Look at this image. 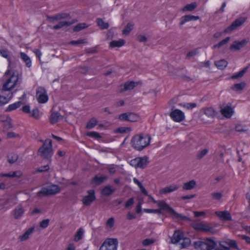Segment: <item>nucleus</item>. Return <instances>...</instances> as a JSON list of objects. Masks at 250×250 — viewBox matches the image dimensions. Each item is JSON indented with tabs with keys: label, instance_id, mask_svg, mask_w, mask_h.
Instances as JSON below:
<instances>
[{
	"label": "nucleus",
	"instance_id": "nucleus-14",
	"mask_svg": "<svg viewBox=\"0 0 250 250\" xmlns=\"http://www.w3.org/2000/svg\"><path fill=\"white\" fill-rule=\"evenodd\" d=\"M107 178V176H102L97 174L92 179L90 183L94 187H97L103 184Z\"/></svg>",
	"mask_w": 250,
	"mask_h": 250
},
{
	"label": "nucleus",
	"instance_id": "nucleus-9",
	"mask_svg": "<svg viewBox=\"0 0 250 250\" xmlns=\"http://www.w3.org/2000/svg\"><path fill=\"white\" fill-rule=\"evenodd\" d=\"M36 97L39 103L43 104L48 100V97L45 89L43 87H39L36 90Z\"/></svg>",
	"mask_w": 250,
	"mask_h": 250
},
{
	"label": "nucleus",
	"instance_id": "nucleus-64",
	"mask_svg": "<svg viewBox=\"0 0 250 250\" xmlns=\"http://www.w3.org/2000/svg\"><path fill=\"white\" fill-rule=\"evenodd\" d=\"M240 237L242 239L245 240V241L249 244H250V237L249 236L241 235H240Z\"/></svg>",
	"mask_w": 250,
	"mask_h": 250
},
{
	"label": "nucleus",
	"instance_id": "nucleus-56",
	"mask_svg": "<svg viewBox=\"0 0 250 250\" xmlns=\"http://www.w3.org/2000/svg\"><path fill=\"white\" fill-rule=\"evenodd\" d=\"M154 242V240L152 239H146L143 241V245L145 246H147Z\"/></svg>",
	"mask_w": 250,
	"mask_h": 250
},
{
	"label": "nucleus",
	"instance_id": "nucleus-21",
	"mask_svg": "<svg viewBox=\"0 0 250 250\" xmlns=\"http://www.w3.org/2000/svg\"><path fill=\"white\" fill-rule=\"evenodd\" d=\"M140 82H135L134 81L126 82L124 85V88L121 89V92H123L127 90H132L135 86H136Z\"/></svg>",
	"mask_w": 250,
	"mask_h": 250
},
{
	"label": "nucleus",
	"instance_id": "nucleus-18",
	"mask_svg": "<svg viewBox=\"0 0 250 250\" xmlns=\"http://www.w3.org/2000/svg\"><path fill=\"white\" fill-rule=\"evenodd\" d=\"M199 19V16H195L191 15H187L182 16L180 18V22L179 23L180 26H182L187 22L191 21H196Z\"/></svg>",
	"mask_w": 250,
	"mask_h": 250
},
{
	"label": "nucleus",
	"instance_id": "nucleus-27",
	"mask_svg": "<svg viewBox=\"0 0 250 250\" xmlns=\"http://www.w3.org/2000/svg\"><path fill=\"white\" fill-rule=\"evenodd\" d=\"M125 43L124 39H120L118 41L114 40L110 42L109 46L111 48L120 47Z\"/></svg>",
	"mask_w": 250,
	"mask_h": 250
},
{
	"label": "nucleus",
	"instance_id": "nucleus-28",
	"mask_svg": "<svg viewBox=\"0 0 250 250\" xmlns=\"http://www.w3.org/2000/svg\"><path fill=\"white\" fill-rule=\"evenodd\" d=\"M196 185V182L192 180L184 184L183 188L184 190H191L193 189Z\"/></svg>",
	"mask_w": 250,
	"mask_h": 250
},
{
	"label": "nucleus",
	"instance_id": "nucleus-5",
	"mask_svg": "<svg viewBox=\"0 0 250 250\" xmlns=\"http://www.w3.org/2000/svg\"><path fill=\"white\" fill-rule=\"evenodd\" d=\"M18 81V72L16 71H14L12 72L10 77L7 80L6 82L3 84L2 89V91H11L17 85Z\"/></svg>",
	"mask_w": 250,
	"mask_h": 250
},
{
	"label": "nucleus",
	"instance_id": "nucleus-26",
	"mask_svg": "<svg viewBox=\"0 0 250 250\" xmlns=\"http://www.w3.org/2000/svg\"><path fill=\"white\" fill-rule=\"evenodd\" d=\"M204 113L208 117L214 118L217 115L216 111L211 107H206L204 109Z\"/></svg>",
	"mask_w": 250,
	"mask_h": 250
},
{
	"label": "nucleus",
	"instance_id": "nucleus-43",
	"mask_svg": "<svg viewBox=\"0 0 250 250\" xmlns=\"http://www.w3.org/2000/svg\"><path fill=\"white\" fill-rule=\"evenodd\" d=\"M30 116L36 120H39L41 115L40 114V111L38 108H34L30 113Z\"/></svg>",
	"mask_w": 250,
	"mask_h": 250
},
{
	"label": "nucleus",
	"instance_id": "nucleus-42",
	"mask_svg": "<svg viewBox=\"0 0 250 250\" xmlns=\"http://www.w3.org/2000/svg\"><path fill=\"white\" fill-rule=\"evenodd\" d=\"M246 83L245 82H242L241 83L234 84L232 86L231 88L234 91H238L243 89Z\"/></svg>",
	"mask_w": 250,
	"mask_h": 250
},
{
	"label": "nucleus",
	"instance_id": "nucleus-13",
	"mask_svg": "<svg viewBox=\"0 0 250 250\" xmlns=\"http://www.w3.org/2000/svg\"><path fill=\"white\" fill-rule=\"evenodd\" d=\"M104 243L107 250H117L118 245L117 239L108 238L104 241Z\"/></svg>",
	"mask_w": 250,
	"mask_h": 250
},
{
	"label": "nucleus",
	"instance_id": "nucleus-37",
	"mask_svg": "<svg viewBox=\"0 0 250 250\" xmlns=\"http://www.w3.org/2000/svg\"><path fill=\"white\" fill-rule=\"evenodd\" d=\"M134 24L132 22L128 23L122 31V33L124 35H128L130 31L133 30Z\"/></svg>",
	"mask_w": 250,
	"mask_h": 250
},
{
	"label": "nucleus",
	"instance_id": "nucleus-52",
	"mask_svg": "<svg viewBox=\"0 0 250 250\" xmlns=\"http://www.w3.org/2000/svg\"><path fill=\"white\" fill-rule=\"evenodd\" d=\"M128 112L119 115L118 119L122 121H128Z\"/></svg>",
	"mask_w": 250,
	"mask_h": 250
},
{
	"label": "nucleus",
	"instance_id": "nucleus-30",
	"mask_svg": "<svg viewBox=\"0 0 250 250\" xmlns=\"http://www.w3.org/2000/svg\"><path fill=\"white\" fill-rule=\"evenodd\" d=\"M215 65L220 70L224 69L228 65V62L224 59L215 62Z\"/></svg>",
	"mask_w": 250,
	"mask_h": 250
},
{
	"label": "nucleus",
	"instance_id": "nucleus-23",
	"mask_svg": "<svg viewBox=\"0 0 250 250\" xmlns=\"http://www.w3.org/2000/svg\"><path fill=\"white\" fill-rule=\"evenodd\" d=\"M70 15L68 13H62L58 14L53 16H47V19L52 21H58L69 18Z\"/></svg>",
	"mask_w": 250,
	"mask_h": 250
},
{
	"label": "nucleus",
	"instance_id": "nucleus-40",
	"mask_svg": "<svg viewBox=\"0 0 250 250\" xmlns=\"http://www.w3.org/2000/svg\"><path fill=\"white\" fill-rule=\"evenodd\" d=\"M183 241L182 243L180 244L181 245V249H185L189 247L191 244V240L189 238L185 237L183 236V238L182 239Z\"/></svg>",
	"mask_w": 250,
	"mask_h": 250
},
{
	"label": "nucleus",
	"instance_id": "nucleus-10",
	"mask_svg": "<svg viewBox=\"0 0 250 250\" xmlns=\"http://www.w3.org/2000/svg\"><path fill=\"white\" fill-rule=\"evenodd\" d=\"M170 118L175 122H182L185 118L184 113L180 109L172 110L169 114Z\"/></svg>",
	"mask_w": 250,
	"mask_h": 250
},
{
	"label": "nucleus",
	"instance_id": "nucleus-4",
	"mask_svg": "<svg viewBox=\"0 0 250 250\" xmlns=\"http://www.w3.org/2000/svg\"><path fill=\"white\" fill-rule=\"evenodd\" d=\"M38 152L42 158L50 160L53 155L52 141L49 139L46 140L39 148Z\"/></svg>",
	"mask_w": 250,
	"mask_h": 250
},
{
	"label": "nucleus",
	"instance_id": "nucleus-32",
	"mask_svg": "<svg viewBox=\"0 0 250 250\" xmlns=\"http://www.w3.org/2000/svg\"><path fill=\"white\" fill-rule=\"evenodd\" d=\"M72 24H73V22H70V21H60L58 23V24L53 26L52 28L54 30H58V29H60L62 28V27H64V26H68Z\"/></svg>",
	"mask_w": 250,
	"mask_h": 250
},
{
	"label": "nucleus",
	"instance_id": "nucleus-29",
	"mask_svg": "<svg viewBox=\"0 0 250 250\" xmlns=\"http://www.w3.org/2000/svg\"><path fill=\"white\" fill-rule=\"evenodd\" d=\"M22 104V103L21 101H18L11 104L5 109V111L8 112L14 110L20 107Z\"/></svg>",
	"mask_w": 250,
	"mask_h": 250
},
{
	"label": "nucleus",
	"instance_id": "nucleus-58",
	"mask_svg": "<svg viewBox=\"0 0 250 250\" xmlns=\"http://www.w3.org/2000/svg\"><path fill=\"white\" fill-rule=\"evenodd\" d=\"M106 226L111 228L114 226V219L113 217L109 218L106 222Z\"/></svg>",
	"mask_w": 250,
	"mask_h": 250
},
{
	"label": "nucleus",
	"instance_id": "nucleus-55",
	"mask_svg": "<svg viewBox=\"0 0 250 250\" xmlns=\"http://www.w3.org/2000/svg\"><path fill=\"white\" fill-rule=\"evenodd\" d=\"M183 106L187 109H191L197 106L196 103H185L183 104Z\"/></svg>",
	"mask_w": 250,
	"mask_h": 250
},
{
	"label": "nucleus",
	"instance_id": "nucleus-60",
	"mask_svg": "<svg viewBox=\"0 0 250 250\" xmlns=\"http://www.w3.org/2000/svg\"><path fill=\"white\" fill-rule=\"evenodd\" d=\"M29 236L28 234L26 232H25L22 235L19 236V239L21 241H25L28 239Z\"/></svg>",
	"mask_w": 250,
	"mask_h": 250
},
{
	"label": "nucleus",
	"instance_id": "nucleus-16",
	"mask_svg": "<svg viewBox=\"0 0 250 250\" xmlns=\"http://www.w3.org/2000/svg\"><path fill=\"white\" fill-rule=\"evenodd\" d=\"M0 54L3 57L7 59V61L8 62V69L7 70V71L5 73L4 75L6 76L10 75L11 71H10V66L11 64V61L10 57L9 55V51L7 50H5V49L0 50Z\"/></svg>",
	"mask_w": 250,
	"mask_h": 250
},
{
	"label": "nucleus",
	"instance_id": "nucleus-61",
	"mask_svg": "<svg viewBox=\"0 0 250 250\" xmlns=\"http://www.w3.org/2000/svg\"><path fill=\"white\" fill-rule=\"evenodd\" d=\"M137 162H138V157L131 160L130 161L129 164L131 166L134 167L135 168H138Z\"/></svg>",
	"mask_w": 250,
	"mask_h": 250
},
{
	"label": "nucleus",
	"instance_id": "nucleus-48",
	"mask_svg": "<svg viewBox=\"0 0 250 250\" xmlns=\"http://www.w3.org/2000/svg\"><path fill=\"white\" fill-rule=\"evenodd\" d=\"M86 135L87 136L94 138L97 139H101L102 137L101 136V135L95 131H92V132H89L86 133Z\"/></svg>",
	"mask_w": 250,
	"mask_h": 250
},
{
	"label": "nucleus",
	"instance_id": "nucleus-12",
	"mask_svg": "<svg viewBox=\"0 0 250 250\" xmlns=\"http://www.w3.org/2000/svg\"><path fill=\"white\" fill-rule=\"evenodd\" d=\"M249 40L248 39H244L241 41H234L233 43L230 45L229 49L230 50H239L241 48L245 46L248 43Z\"/></svg>",
	"mask_w": 250,
	"mask_h": 250
},
{
	"label": "nucleus",
	"instance_id": "nucleus-19",
	"mask_svg": "<svg viewBox=\"0 0 250 250\" xmlns=\"http://www.w3.org/2000/svg\"><path fill=\"white\" fill-rule=\"evenodd\" d=\"M215 214L224 221L232 220L231 214L228 211H216Z\"/></svg>",
	"mask_w": 250,
	"mask_h": 250
},
{
	"label": "nucleus",
	"instance_id": "nucleus-38",
	"mask_svg": "<svg viewBox=\"0 0 250 250\" xmlns=\"http://www.w3.org/2000/svg\"><path fill=\"white\" fill-rule=\"evenodd\" d=\"M97 120L95 118H92L88 121L85 128L87 129H91L94 128L97 125Z\"/></svg>",
	"mask_w": 250,
	"mask_h": 250
},
{
	"label": "nucleus",
	"instance_id": "nucleus-7",
	"mask_svg": "<svg viewBox=\"0 0 250 250\" xmlns=\"http://www.w3.org/2000/svg\"><path fill=\"white\" fill-rule=\"evenodd\" d=\"M191 227L194 229L202 232H209L211 234H215L217 232V230L214 227L210 226L209 225L199 223H191Z\"/></svg>",
	"mask_w": 250,
	"mask_h": 250
},
{
	"label": "nucleus",
	"instance_id": "nucleus-1",
	"mask_svg": "<svg viewBox=\"0 0 250 250\" xmlns=\"http://www.w3.org/2000/svg\"><path fill=\"white\" fill-rule=\"evenodd\" d=\"M193 246L196 250H229L230 248L239 250L235 240L228 239L218 242L213 237H206L203 240L195 241Z\"/></svg>",
	"mask_w": 250,
	"mask_h": 250
},
{
	"label": "nucleus",
	"instance_id": "nucleus-50",
	"mask_svg": "<svg viewBox=\"0 0 250 250\" xmlns=\"http://www.w3.org/2000/svg\"><path fill=\"white\" fill-rule=\"evenodd\" d=\"M131 130L130 127H121L116 129V132L119 133H125Z\"/></svg>",
	"mask_w": 250,
	"mask_h": 250
},
{
	"label": "nucleus",
	"instance_id": "nucleus-53",
	"mask_svg": "<svg viewBox=\"0 0 250 250\" xmlns=\"http://www.w3.org/2000/svg\"><path fill=\"white\" fill-rule=\"evenodd\" d=\"M208 150L207 149H204L199 152L197 156V158L199 160L202 159L208 153Z\"/></svg>",
	"mask_w": 250,
	"mask_h": 250
},
{
	"label": "nucleus",
	"instance_id": "nucleus-63",
	"mask_svg": "<svg viewBox=\"0 0 250 250\" xmlns=\"http://www.w3.org/2000/svg\"><path fill=\"white\" fill-rule=\"evenodd\" d=\"M138 40L140 42H145L147 41V39L145 36L140 35L138 36Z\"/></svg>",
	"mask_w": 250,
	"mask_h": 250
},
{
	"label": "nucleus",
	"instance_id": "nucleus-36",
	"mask_svg": "<svg viewBox=\"0 0 250 250\" xmlns=\"http://www.w3.org/2000/svg\"><path fill=\"white\" fill-rule=\"evenodd\" d=\"M97 25L100 27L101 29H106L109 27V24L108 22H104L103 19L98 18L96 20Z\"/></svg>",
	"mask_w": 250,
	"mask_h": 250
},
{
	"label": "nucleus",
	"instance_id": "nucleus-44",
	"mask_svg": "<svg viewBox=\"0 0 250 250\" xmlns=\"http://www.w3.org/2000/svg\"><path fill=\"white\" fill-rule=\"evenodd\" d=\"M128 122H137L139 119V116L133 112H128Z\"/></svg>",
	"mask_w": 250,
	"mask_h": 250
},
{
	"label": "nucleus",
	"instance_id": "nucleus-17",
	"mask_svg": "<svg viewBox=\"0 0 250 250\" xmlns=\"http://www.w3.org/2000/svg\"><path fill=\"white\" fill-rule=\"evenodd\" d=\"M184 236V233L183 231L180 230H175L171 237V243L174 244H177L183 238Z\"/></svg>",
	"mask_w": 250,
	"mask_h": 250
},
{
	"label": "nucleus",
	"instance_id": "nucleus-33",
	"mask_svg": "<svg viewBox=\"0 0 250 250\" xmlns=\"http://www.w3.org/2000/svg\"><path fill=\"white\" fill-rule=\"evenodd\" d=\"M197 4L196 2H192L190 4H187L185 6H184L182 9V11H189L191 12L194 10V9L197 7Z\"/></svg>",
	"mask_w": 250,
	"mask_h": 250
},
{
	"label": "nucleus",
	"instance_id": "nucleus-8",
	"mask_svg": "<svg viewBox=\"0 0 250 250\" xmlns=\"http://www.w3.org/2000/svg\"><path fill=\"white\" fill-rule=\"evenodd\" d=\"M247 17H240L236 19L229 27L224 31L225 33H231L233 30L242 25L247 20Z\"/></svg>",
	"mask_w": 250,
	"mask_h": 250
},
{
	"label": "nucleus",
	"instance_id": "nucleus-25",
	"mask_svg": "<svg viewBox=\"0 0 250 250\" xmlns=\"http://www.w3.org/2000/svg\"><path fill=\"white\" fill-rule=\"evenodd\" d=\"M220 111L221 114L227 118H230L233 114L232 108L229 105L224 108H221Z\"/></svg>",
	"mask_w": 250,
	"mask_h": 250
},
{
	"label": "nucleus",
	"instance_id": "nucleus-20",
	"mask_svg": "<svg viewBox=\"0 0 250 250\" xmlns=\"http://www.w3.org/2000/svg\"><path fill=\"white\" fill-rule=\"evenodd\" d=\"M179 188V186L177 185H171L169 186L165 187L160 189V194H167L174 191H176Z\"/></svg>",
	"mask_w": 250,
	"mask_h": 250
},
{
	"label": "nucleus",
	"instance_id": "nucleus-35",
	"mask_svg": "<svg viewBox=\"0 0 250 250\" xmlns=\"http://www.w3.org/2000/svg\"><path fill=\"white\" fill-rule=\"evenodd\" d=\"M20 55L21 59L25 62L26 66L30 67L31 66V61L30 58L23 52H21Z\"/></svg>",
	"mask_w": 250,
	"mask_h": 250
},
{
	"label": "nucleus",
	"instance_id": "nucleus-62",
	"mask_svg": "<svg viewBox=\"0 0 250 250\" xmlns=\"http://www.w3.org/2000/svg\"><path fill=\"white\" fill-rule=\"evenodd\" d=\"M22 111L26 113L30 114L31 112L30 107L29 105H25L23 106L21 108Z\"/></svg>",
	"mask_w": 250,
	"mask_h": 250
},
{
	"label": "nucleus",
	"instance_id": "nucleus-24",
	"mask_svg": "<svg viewBox=\"0 0 250 250\" xmlns=\"http://www.w3.org/2000/svg\"><path fill=\"white\" fill-rule=\"evenodd\" d=\"M63 117L58 112H52L50 117V122L51 124H54L60 120H62Z\"/></svg>",
	"mask_w": 250,
	"mask_h": 250
},
{
	"label": "nucleus",
	"instance_id": "nucleus-15",
	"mask_svg": "<svg viewBox=\"0 0 250 250\" xmlns=\"http://www.w3.org/2000/svg\"><path fill=\"white\" fill-rule=\"evenodd\" d=\"M25 209L21 204L17 206L13 210V215L15 219H20L23 215Z\"/></svg>",
	"mask_w": 250,
	"mask_h": 250
},
{
	"label": "nucleus",
	"instance_id": "nucleus-2",
	"mask_svg": "<svg viewBox=\"0 0 250 250\" xmlns=\"http://www.w3.org/2000/svg\"><path fill=\"white\" fill-rule=\"evenodd\" d=\"M158 206L160 207L159 209H148L145 208L144 211L146 213H154L157 214H162V210H166L172 215L175 217V219H180L182 220L191 221V219L186 216L176 212L165 201L162 200L158 202Z\"/></svg>",
	"mask_w": 250,
	"mask_h": 250
},
{
	"label": "nucleus",
	"instance_id": "nucleus-49",
	"mask_svg": "<svg viewBox=\"0 0 250 250\" xmlns=\"http://www.w3.org/2000/svg\"><path fill=\"white\" fill-rule=\"evenodd\" d=\"M87 42L86 39H80L77 41H72L69 42V44L73 45H76L82 43H86Z\"/></svg>",
	"mask_w": 250,
	"mask_h": 250
},
{
	"label": "nucleus",
	"instance_id": "nucleus-54",
	"mask_svg": "<svg viewBox=\"0 0 250 250\" xmlns=\"http://www.w3.org/2000/svg\"><path fill=\"white\" fill-rule=\"evenodd\" d=\"M49 169V167L48 165L41 167L37 168L36 170V172H43L47 171Z\"/></svg>",
	"mask_w": 250,
	"mask_h": 250
},
{
	"label": "nucleus",
	"instance_id": "nucleus-45",
	"mask_svg": "<svg viewBox=\"0 0 250 250\" xmlns=\"http://www.w3.org/2000/svg\"><path fill=\"white\" fill-rule=\"evenodd\" d=\"M88 27L85 23H80L75 26L73 28L74 32H79L81 30L84 29Z\"/></svg>",
	"mask_w": 250,
	"mask_h": 250
},
{
	"label": "nucleus",
	"instance_id": "nucleus-57",
	"mask_svg": "<svg viewBox=\"0 0 250 250\" xmlns=\"http://www.w3.org/2000/svg\"><path fill=\"white\" fill-rule=\"evenodd\" d=\"M212 197L214 199L220 200L222 197V194L220 192H214L211 194Z\"/></svg>",
	"mask_w": 250,
	"mask_h": 250
},
{
	"label": "nucleus",
	"instance_id": "nucleus-39",
	"mask_svg": "<svg viewBox=\"0 0 250 250\" xmlns=\"http://www.w3.org/2000/svg\"><path fill=\"white\" fill-rule=\"evenodd\" d=\"M248 66L244 67L242 70L239 71L238 73L233 75L231 76L232 79H238L243 77L244 74L247 71Z\"/></svg>",
	"mask_w": 250,
	"mask_h": 250
},
{
	"label": "nucleus",
	"instance_id": "nucleus-47",
	"mask_svg": "<svg viewBox=\"0 0 250 250\" xmlns=\"http://www.w3.org/2000/svg\"><path fill=\"white\" fill-rule=\"evenodd\" d=\"M230 39V38L229 37H228L226 38L225 39H224L222 41H221V42H220L218 43H217L215 45H214L213 46V48H220L223 45L227 44L229 42Z\"/></svg>",
	"mask_w": 250,
	"mask_h": 250
},
{
	"label": "nucleus",
	"instance_id": "nucleus-41",
	"mask_svg": "<svg viewBox=\"0 0 250 250\" xmlns=\"http://www.w3.org/2000/svg\"><path fill=\"white\" fill-rule=\"evenodd\" d=\"M84 233V230L83 228H80L75 234L74 241L78 242L83 238Z\"/></svg>",
	"mask_w": 250,
	"mask_h": 250
},
{
	"label": "nucleus",
	"instance_id": "nucleus-31",
	"mask_svg": "<svg viewBox=\"0 0 250 250\" xmlns=\"http://www.w3.org/2000/svg\"><path fill=\"white\" fill-rule=\"evenodd\" d=\"M115 189L111 188L110 186H105L102 190L101 193L104 196H109L112 194Z\"/></svg>",
	"mask_w": 250,
	"mask_h": 250
},
{
	"label": "nucleus",
	"instance_id": "nucleus-46",
	"mask_svg": "<svg viewBox=\"0 0 250 250\" xmlns=\"http://www.w3.org/2000/svg\"><path fill=\"white\" fill-rule=\"evenodd\" d=\"M10 94V96L8 98L0 95V106H2L3 104H5L6 103H7L9 101V100L12 98L13 93L11 92Z\"/></svg>",
	"mask_w": 250,
	"mask_h": 250
},
{
	"label": "nucleus",
	"instance_id": "nucleus-11",
	"mask_svg": "<svg viewBox=\"0 0 250 250\" xmlns=\"http://www.w3.org/2000/svg\"><path fill=\"white\" fill-rule=\"evenodd\" d=\"M87 193L88 195L85 196L82 200L83 204L87 206L90 205L96 200L94 190H89L87 191Z\"/></svg>",
	"mask_w": 250,
	"mask_h": 250
},
{
	"label": "nucleus",
	"instance_id": "nucleus-59",
	"mask_svg": "<svg viewBox=\"0 0 250 250\" xmlns=\"http://www.w3.org/2000/svg\"><path fill=\"white\" fill-rule=\"evenodd\" d=\"M134 204V198L133 197L130 198L125 204V207L126 208H129L131 207Z\"/></svg>",
	"mask_w": 250,
	"mask_h": 250
},
{
	"label": "nucleus",
	"instance_id": "nucleus-34",
	"mask_svg": "<svg viewBox=\"0 0 250 250\" xmlns=\"http://www.w3.org/2000/svg\"><path fill=\"white\" fill-rule=\"evenodd\" d=\"M19 156L17 154L12 152L8 154L7 159L8 162L10 164H13L15 163L18 159Z\"/></svg>",
	"mask_w": 250,
	"mask_h": 250
},
{
	"label": "nucleus",
	"instance_id": "nucleus-22",
	"mask_svg": "<svg viewBox=\"0 0 250 250\" xmlns=\"http://www.w3.org/2000/svg\"><path fill=\"white\" fill-rule=\"evenodd\" d=\"M149 163L148 158L147 156L138 157V168L144 169Z\"/></svg>",
	"mask_w": 250,
	"mask_h": 250
},
{
	"label": "nucleus",
	"instance_id": "nucleus-3",
	"mask_svg": "<svg viewBox=\"0 0 250 250\" xmlns=\"http://www.w3.org/2000/svg\"><path fill=\"white\" fill-rule=\"evenodd\" d=\"M151 139L148 134H140L132 137L130 144L135 150L141 151L149 145Z\"/></svg>",
	"mask_w": 250,
	"mask_h": 250
},
{
	"label": "nucleus",
	"instance_id": "nucleus-51",
	"mask_svg": "<svg viewBox=\"0 0 250 250\" xmlns=\"http://www.w3.org/2000/svg\"><path fill=\"white\" fill-rule=\"evenodd\" d=\"M49 222V219H44L40 223V227L42 229H45L48 226Z\"/></svg>",
	"mask_w": 250,
	"mask_h": 250
},
{
	"label": "nucleus",
	"instance_id": "nucleus-6",
	"mask_svg": "<svg viewBox=\"0 0 250 250\" xmlns=\"http://www.w3.org/2000/svg\"><path fill=\"white\" fill-rule=\"evenodd\" d=\"M61 188L57 185H51L49 186L42 187L41 189L37 192V195L40 197L41 195L43 196L55 195L60 192Z\"/></svg>",
	"mask_w": 250,
	"mask_h": 250
}]
</instances>
